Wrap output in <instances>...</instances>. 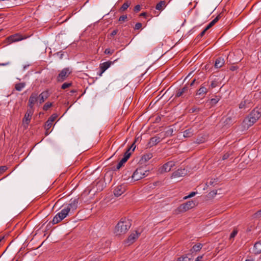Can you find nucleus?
I'll list each match as a JSON object with an SVG mask.
<instances>
[{"label":"nucleus","mask_w":261,"mask_h":261,"mask_svg":"<svg viewBox=\"0 0 261 261\" xmlns=\"http://www.w3.org/2000/svg\"><path fill=\"white\" fill-rule=\"evenodd\" d=\"M202 247V245L201 243H198L194 245L190 250V253H192V255H193V253L194 252H197L200 251Z\"/></svg>","instance_id":"nucleus-26"},{"label":"nucleus","mask_w":261,"mask_h":261,"mask_svg":"<svg viewBox=\"0 0 261 261\" xmlns=\"http://www.w3.org/2000/svg\"><path fill=\"white\" fill-rule=\"evenodd\" d=\"M192 253H188L184 255L177 259V261H190L193 258Z\"/></svg>","instance_id":"nucleus-22"},{"label":"nucleus","mask_w":261,"mask_h":261,"mask_svg":"<svg viewBox=\"0 0 261 261\" xmlns=\"http://www.w3.org/2000/svg\"><path fill=\"white\" fill-rule=\"evenodd\" d=\"M126 190L125 186L121 185L117 186L114 190V194L118 197L121 195Z\"/></svg>","instance_id":"nucleus-16"},{"label":"nucleus","mask_w":261,"mask_h":261,"mask_svg":"<svg viewBox=\"0 0 261 261\" xmlns=\"http://www.w3.org/2000/svg\"><path fill=\"white\" fill-rule=\"evenodd\" d=\"M185 174V169H178L172 173V177H177L183 176Z\"/></svg>","instance_id":"nucleus-31"},{"label":"nucleus","mask_w":261,"mask_h":261,"mask_svg":"<svg viewBox=\"0 0 261 261\" xmlns=\"http://www.w3.org/2000/svg\"><path fill=\"white\" fill-rule=\"evenodd\" d=\"M31 116L26 114L24 115L22 120V124L25 128L28 127V126L31 121Z\"/></svg>","instance_id":"nucleus-25"},{"label":"nucleus","mask_w":261,"mask_h":261,"mask_svg":"<svg viewBox=\"0 0 261 261\" xmlns=\"http://www.w3.org/2000/svg\"><path fill=\"white\" fill-rule=\"evenodd\" d=\"M7 39L10 43H12L22 40L23 39V38L20 35L16 34L9 36Z\"/></svg>","instance_id":"nucleus-21"},{"label":"nucleus","mask_w":261,"mask_h":261,"mask_svg":"<svg viewBox=\"0 0 261 261\" xmlns=\"http://www.w3.org/2000/svg\"><path fill=\"white\" fill-rule=\"evenodd\" d=\"M149 171L145 170L144 168H139L136 170L132 176L134 181L139 180L148 175Z\"/></svg>","instance_id":"nucleus-4"},{"label":"nucleus","mask_w":261,"mask_h":261,"mask_svg":"<svg viewBox=\"0 0 261 261\" xmlns=\"http://www.w3.org/2000/svg\"><path fill=\"white\" fill-rule=\"evenodd\" d=\"M224 64V59L221 58H218L216 60L215 67L216 68H219L222 67Z\"/></svg>","instance_id":"nucleus-27"},{"label":"nucleus","mask_w":261,"mask_h":261,"mask_svg":"<svg viewBox=\"0 0 261 261\" xmlns=\"http://www.w3.org/2000/svg\"><path fill=\"white\" fill-rule=\"evenodd\" d=\"M38 100V94L36 93H32L29 99L28 106L30 108H33L35 103L37 102Z\"/></svg>","instance_id":"nucleus-17"},{"label":"nucleus","mask_w":261,"mask_h":261,"mask_svg":"<svg viewBox=\"0 0 261 261\" xmlns=\"http://www.w3.org/2000/svg\"><path fill=\"white\" fill-rule=\"evenodd\" d=\"M78 199H74L73 200L71 199L70 201V203L67 205L66 206H64L65 208H69V212L72 210L74 211L75 210L77 207L78 204Z\"/></svg>","instance_id":"nucleus-20"},{"label":"nucleus","mask_w":261,"mask_h":261,"mask_svg":"<svg viewBox=\"0 0 261 261\" xmlns=\"http://www.w3.org/2000/svg\"><path fill=\"white\" fill-rule=\"evenodd\" d=\"M219 100L220 98L216 96L215 98L211 99V103L212 105H216Z\"/></svg>","instance_id":"nucleus-36"},{"label":"nucleus","mask_w":261,"mask_h":261,"mask_svg":"<svg viewBox=\"0 0 261 261\" xmlns=\"http://www.w3.org/2000/svg\"><path fill=\"white\" fill-rule=\"evenodd\" d=\"M53 104L51 102H47L45 103L43 106V109L44 111H47L49 108H50L52 106Z\"/></svg>","instance_id":"nucleus-34"},{"label":"nucleus","mask_w":261,"mask_h":261,"mask_svg":"<svg viewBox=\"0 0 261 261\" xmlns=\"http://www.w3.org/2000/svg\"><path fill=\"white\" fill-rule=\"evenodd\" d=\"M194 205V202L191 201H188L185 203L181 204L177 208V210L180 212H185L190 210L193 207Z\"/></svg>","instance_id":"nucleus-12"},{"label":"nucleus","mask_w":261,"mask_h":261,"mask_svg":"<svg viewBox=\"0 0 261 261\" xmlns=\"http://www.w3.org/2000/svg\"><path fill=\"white\" fill-rule=\"evenodd\" d=\"M221 17V14H219L213 20V21H214L216 23L220 19Z\"/></svg>","instance_id":"nucleus-49"},{"label":"nucleus","mask_w":261,"mask_h":261,"mask_svg":"<svg viewBox=\"0 0 261 261\" xmlns=\"http://www.w3.org/2000/svg\"><path fill=\"white\" fill-rule=\"evenodd\" d=\"M141 10V7L139 5H136L134 9V11L136 12L140 11Z\"/></svg>","instance_id":"nucleus-47"},{"label":"nucleus","mask_w":261,"mask_h":261,"mask_svg":"<svg viewBox=\"0 0 261 261\" xmlns=\"http://www.w3.org/2000/svg\"><path fill=\"white\" fill-rule=\"evenodd\" d=\"M213 27V25L210 23L205 28L207 31L210 29L211 27Z\"/></svg>","instance_id":"nucleus-55"},{"label":"nucleus","mask_w":261,"mask_h":261,"mask_svg":"<svg viewBox=\"0 0 261 261\" xmlns=\"http://www.w3.org/2000/svg\"><path fill=\"white\" fill-rule=\"evenodd\" d=\"M10 64V62H8L4 63H0V66H7Z\"/></svg>","instance_id":"nucleus-56"},{"label":"nucleus","mask_w":261,"mask_h":261,"mask_svg":"<svg viewBox=\"0 0 261 261\" xmlns=\"http://www.w3.org/2000/svg\"><path fill=\"white\" fill-rule=\"evenodd\" d=\"M50 96V93L48 90H46L38 95L39 102L40 104L44 102Z\"/></svg>","instance_id":"nucleus-14"},{"label":"nucleus","mask_w":261,"mask_h":261,"mask_svg":"<svg viewBox=\"0 0 261 261\" xmlns=\"http://www.w3.org/2000/svg\"><path fill=\"white\" fill-rule=\"evenodd\" d=\"M76 92V91H75V90H73L71 91V92H72V93H74V92Z\"/></svg>","instance_id":"nucleus-64"},{"label":"nucleus","mask_w":261,"mask_h":261,"mask_svg":"<svg viewBox=\"0 0 261 261\" xmlns=\"http://www.w3.org/2000/svg\"><path fill=\"white\" fill-rule=\"evenodd\" d=\"M260 117L261 110L257 108L254 109L244 119L243 122V127L245 128H248L253 125Z\"/></svg>","instance_id":"nucleus-1"},{"label":"nucleus","mask_w":261,"mask_h":261,"mask_svg":"<svg viewBox=\"0 0 261 261\" xmlns=\"http://www.w3.org/2000/svg\"><path fill=\"white\" fill-rule=\"evenodd\" d=\"M72 85L71 83H65L62 85V89H65L69 87H70Z\"/></svg>","instance_id":"nucleus-38"},{"label":"nucleus","mask_w":261,"mask_h":261,"mask_svg":"<svg viewBox=\"0 0 261 261\" xmlns=\"http://www.w3.org/2000/svg\"><path fill=\"white\" fill-rule=\"evenodd\" d=\"M153 155L151 153L148 152L142 155L141 157V161L144 162H146L152 158Z\"/></svg>","instance_id":"nucleus-30"},{"label":"nucleus","mask_w":261,"mask_h":261,"mask_svg":"<svg viewBox=\"0 0 261 261\" xmlns=\"http://www.w3.org/2000/svg\"><path fill=\"white\" fill-rule=\"evenodd\" d=\"M58 115L57 114H53L47 120V121L45 122V129L46 130H48L52 126V123L54 122L56 119L58 117Z\"/></svg>","instance_id":"nucleus-18"},{"label":"nucleus","mask_w":261,"mask_h":261,"mask_svg":"<svg viewBox=\"0 0 261 261\" xmlns=\"http://www.w3.org/2000/svg\"><path fill=\"white\" fill-rule=\"evenodd\" d=\"M71 71L68 68H65L62 69L58 74L57 80L59 82H62L69 76Z\"/></svg>","instance_id":"nucleus-7"},{"label":"nucleus","mask_w":261,"mask_h":261,"mask_svg":"<svg viewBox=\"0 0 261 261\" xmlns=\"http://www.w3.org/2000/svg\"><path fill=\"white\" fill-rule=\"evenodd\" d=\"M142 26V23H140V22H138V23H137L135 24V26L134 29H135V30H139L140 29H141V28Z\"/></svg>","instance_id":"nucleus-45"},{"label":"nucleus","mask_w":261,"mask_h":261,"mask_svg":"<svg viewBox=\"0 0 261 261\" xmlns=\"http://www.w3.org/2000/svg\"><path fill=\"white\" fill-rule=\"evenodd\" d=\"M25 86V83H19L15 85V89L18 91H21Z\"/></svg>","instance_id":"nucleus-33"},{"label":"nucleus","mask_w":261,"mask_h":261,"mask_svg":"<svg viewBox=\"0 0 261 261\" xmlns=\"http://www.w3.org/2000/svg\"><path fill=\"white\" fill-rule=\"evenodd\" d=\"M166 6V5L165 1H161L156 4L155 6V9L159 11H162L164 9Z\"/></svg>","instance_id":"nucleus-29"},{"label":"nucleus","mask_w":261,"mask_h":261,"mask_svg":"<svg viewBox=\"0 0 261 261\" xmlns=\"http://www.w3.org/2000/svg\"><path fill=\"white\" fill-rule=\"evenodd\" d=\"M33 112H34V111H33V110L32 109V108H30V109H29L27 110V111L25 114L32 117V115L33 114Z\"/></svg>","instance_id":"nucleus-40"},{"label":"nucleus","mask_w":261,"mask_h":261,"mask_svg":"<svg viewBox=\"0 0 261 261\" xmlns=\"http://www.w3.org/2000/svg\"><path fill=\"white\" fill-rule=\"evenodd\" d=\"M140 234V233L138 232L137 231L132 233L126 240V243L128 244V245L133 244L138 239Z\"/></svg>","instance_id":"nucleus-15"},{"label":"nucleus","mask_w":261,"mask_h":261,"mask_svg":"<svg viewBox=\"0 0 261 261\" xmlns=\"http://www.w3.org/2000/svg\"><path fill=\"white\" fill-rule=\"evenodd\" d=\"M131 5V2L129 1H126L119 9L120 12H124L127 10V9Z\"/></svg>","instance_id":"nucleus-32"},{"label":"nucleus","mask_w":261,"mask_h":261,"mask_svg":"<svg viewBox=\"0 0 261 261\" xmlns=\"http://www.w3.org/2000/svg\"><path fill=\"white\" fill-rule=\"evenodd\" d=\"M132 225L131 221L126 218H122L115 227V233L116 235L125 233Z\"/></svg>","instance_id":"nucleus-2"},{"label":"nucleus","mask_w":261,"mask_h":261,"mask_svg":"<svg viewBox=\"0 0 261 261\" xmlns=\"http://www.w3.org/2000/svg\"><path fill=\"white\" fill-rule=\"evenodd\" d=\"M194 134V130L192 128L186 129L183 132V136L185 138H189L193 136Z\"/></svg>","instance_id":"nucleus-28"},{"label":"nucleus","mask_w":261,"mask_h":261,"mask_svg":"<svg viewBox=\"0 0 261 261\" xmlns=\"http://www.w3.org/2000/svg\"><path fill=\"white\" fill-rule=\"evenodd\" d=\"M117 59L114 61H108L104 63H101L99 66L100 72L98 73L99 76H101L102 74L108 69L112 65H113L115 61H117Z\"/></svg>","instance_id":"nucleus-11"},{"label":"nucleus","mask_w":261,"mask_h":261,"mask_svg":"<svg viewBox=\"0 0 261 261\" xmlns=\"http://www.w3.org/2000/svg\"><path fill=\"white\" fill-rule=\"evenodd\" d=\"M253 252L256 254L261 253V241L255 243L253 248Z\"/></svg>","instance_id":"nucleus-24"},{"label":"nucleus","mask_w":261,"mask_h":261,"mask_svg":"<svg viewBox=\"0 0 261 261\" xmlns=\"http://www.w3.org/2000/svg\"><path fill=\"white\" fill-rule=\"evenodd\" d=\"M203 255L198 256L195 259V261H201V259L202 258Z\"/></svg>","instance_id":"nucleus-54"},{"label":"nucleus","mask_w":261,"mask_h":261,"mask_svg":"<svg viewBox=\"0 0 261 261\" xmlns=\"http://www.w3.org/2000/svg\"><path fill=\"white\" fill-rule=\"evenodd\" d=\"M238 233V230L237 229H233V230L232 231V232L230 233V239H233L236 237V236Z\"/></svg>","instance_id":"nucleus-39"},{"label":"nucleus","mask_w":261,"mask_h":261,"mask_svg":"<svg viewBox=\"0 0 261 261\" xmlns=\"http://www.w3.org/2000/svg\"><path fill=\"white\" fill-rule=\"evenodd\" d=\"M113 53H114V50H111L109 48H107L105 50V53L106 54L112 55Z\"/></svg>","instance_id":"nucleus-46"},{"label":"nucleus","mask_w":261,"mask_h":261,"mask_svg":"<svg viewBox=\"0 0 261 261\" xmlns=\"http://www.w3.org/2000/svg\"><path fill=\"white\" fill-rule=\"evenodd\" d=\"M230 156V153H229L228 152L224 154L223 156H222V160H225L226 159H227Z\"/></svg>","instance_id":"nucleus-50"},{"label":"nucleus","mask_w":261,"mask_h":261,"mask_svg":"<svg viewBox=\"0 0 261 261\" xmlns=\"http://www.w3.org/2000/svg\"><path fill=\"white\" fill-rule=\"evenodd\" d=\"M175 166V162L171 161L164 164L159 169L161 173L168 172L171 171V169Z\"/></svg>","instance_id":"nucleus-9"},{"label":"nucleus","mask_w":261,"mask_h":261,"mask_svg":"<svg viewBox=\"0 0 261 261\" xmlns=\"http://www.w3.org/2000/svg\"><path fill=\"white\" fill-rule=\"evenodd\" d=\"M196 194V192H191L188 196H186L185 197V198H191V197H192L193 196H194Z\"/></svg>","instance_id":"nucleus-51"},{"label":"nucleus","mask_w":261,"mask_h":261,"mask_svg":"<svg viewBox=\"0 0 261 261\" xmlns=\"http://www.w3.org/2000/svg\"><path fill=\"white\" fill-rule=\"evenodd\" d=\"M163 138L162 137L160 133L158 134L154 137L151 138L148 142L147 145L148 147H151L153 146L156 145L159 142H160L162 140Z\"/></svg>","instance_id":"nucleus-10"},{"label":"nucleus","mask_w":261,"mask_h":261,"mask_svg":"<svg viewBox=\"0 0 261 261\" xmlns=\"http://www.w3.org/2000/svg\"><path fill=\"white\" fill-rule=\"evenodd\" d=\"M127 15H122L119 18V21H125L127 19Z\"/></svg>","instance_id":"nucleus-42"},{"label":"nucleus","mask_w":261,"mask_h":261,"mask_svg":"<svg viewBox=\"0 0 261 261\" xmlns=\"http://www.w3.org/2000/svg\"><path fill=\"white\" fill-rule=\"evenodd\" d=\"M146 16V13L143 12L140 14V16L145 17Z\"/></svg>","instance_id":"nucleus-58"},{"label":"nucleus","mask_w":261,"mask_h":261,"mask_svg":"<svg viewBox=\"0 0 261 261\" xmlns=\"http://www.w3.org/2000/svg\"><path fill=\"white\" fill-rule=\"evenodd\" d=\"M238 68L237 66H232L230 67V70L233 71L236 70Z\"/></svg>","instance_id":"nucleus-53"},{"label":"nucleus","mask_w":261,"mask_h":261,"mask_svg":"<svg viewBox=\"0 0 261 261\" xmlns=\"http://www.w3.org/2000/svg\"><path fill=\"white\" fill-rule=\"evenodd\" d=\"M118 33V30H113L111 33V36H114L115 35H116L117 34V33Z\"/></svg>","instance_id":"nucleus-52"},{"label":"nucleus","mask_w":261,"mask_h":261,"mask_svg":"<svg viewBox=\"0 0 261 261\" xmlns=\"http://www.w3.org/2000/svg\"><path fill=\"white\" fill-rule=\"evenodd\" d=\"M189 91V87L187 85H185V86L181 89H177L176 91L175 97H185L186 94H188Z\"/></svg>","instance_id":"nucleus-13"},{"label":"nucleus","mask_w":261,"mask_h":261,"mask_svg":"<svg viewBox=\"0 0 261 261\" xmlns=\"http://www.w3.org/2000/svg\"><path fill=\"white\" fill-rule=\"evenodd\" d=\"M210 23L213 25V26L215 24V22L213 20Z\"/></svg>","instance_id":"nucleus-61"},{"label":"nucleus","mask_w":261,"mask_h":261,"mask_svg":"<svg viewBox=\"0 0 261 261\" xmlns=\"http://www.w3.org/2000/svg\"><path fill=\"white\" fill-rule=\"evenodd\" d=\"M7 169V167L6 166H0V174L4 173Z\"/></svg>","instance_id":"nucleus-44"},{"label":"nucleus","mask_w":261,"mask_h":261,"mask_svg":"<svg viewBox=\"0 0 261 261\" xmlns=\"http://www.w3.org/2000/svg\"><path fill=\"white\" fill-rule=\"evenodd\" d=\"M69 213V208L64 207L62 210L55 215L52 222L54 224H57L64 219Z\"/></svg>","instance_id":"nucleus-5"},{"label":"nucleus","mask_w":261,"mask_h":261,"mask_svg":"<svg viewBox=\"0 0 261 261\" xmlns=\"http://www.w3.org/2000/svg\"><path fill=\"white\" fill-rule=\"evenodd\" d=\"M255 218H259L261 217V209L257 211L254 214Z\"/></svg>","instance_id":"nucleus-43"},{"label":"nucleus","mask_w":261,"mask_h":261,"mask_svg":"<svg viewBox=\"0 0 261 261\" xmlns=\"http://www.w3.org/2000/svg\"><path fill=\"white\" fill-rule=\"evenodd\" d=\"M105 243L107 244V246H108L109 245V243L107 242V241H105Z\"/></svg>","instance_id":"nucleus-63"},{"label":"nucleus","mask_w":261,"mask_h":261,"mask_svg":"<svg viewBox=\"0 0 261 261\" xmlns=\"http://www.w3.org/2000/svg\"><path fill=\"white\" fill-rule=\"evenodd\" d=\"M199 111H200V109L199 108H197L196 107H193L189 110V112L192 113H195V112H198Z\"/></svg>","instance_id":"nucleus-37"},{"label":"nucleus","mask_w":261,"mask_h":261,"mask_svg":"<svg viewBox=\"0 0 261 261\" xmlns=\"http://www.w3.org/2000/svg\"><path fill=\"white\" fill-rule=\"evenodd\" d=\"M208 86V82L203 83L201 86L200 88L197 91L196 95L199 96V97H204L207 92L208 89L207 87Z\"/></svg>","instance_id":"nucleus-8"},{"label":"nucleus","mask_w":261,"mask_h":261,"mask_svg":"<svg viewBox=\"0 0 261 261\" xmlns=\"http://www.w3.org/2000/svg\"><path fill=\"white\" fill-rule=\"evenodd\" d=\"M4 238V237H2L1 239H0V242L2 241V240H3Z\"/></svg>","instance_id":"nucleus-62"},{"label":"nucleus","mask_w":261,"mask_h":261,"mask_svg":"<svg viewBox=\"0 0 261 261\" xmlns=\"http://www.w3.org/2000/svg\"><path fill=\"white\" fill-rule=\"evenodd\" d=\"M136 148V146L135 145V142L133 143L126 150L124 154L123 158L120 161V162L118 163L116 169L119 170L120 168H121L123 164L127 161V160L130 157L131 153L133 151H134Z\"/></svg>","instance_id":"nucleus-3"},{"label":"nucleus","mask_w":261,"mask_h":261,"mask_svg":"<svg viewBox=\"0 0 261 261\" xmlns=\"http://www.w3.org/2000/svg\"><path fill=\"white\" fill-rule=\"evenodd\" d=\"M173 129L172 128H169L165 132L161 133L160 134L163 138V139H164L166 137H169L173 136Z\"/></svg>","instance_id":"nucleus-23"},{"label":"nucleus","mask_w":261,"mask_h":261,"mask_svg":"<svg viewBox=\"0 0 261 261\" xmlns=\"http://www.w3.org/2000/svg\"><path fill=\"white\" fill-rule=\"evenodd\" d=\"M195 82H196V79H194V80L191 82V83H190V86H194V84H195Z\"/></svg>","instance_id":"nucleus-57"},{"label":"nucleus","mask_w":261,"mask_h":261,"mask_svg":"<svg viewBox=\"0 0 261 261\" xmlns=\"http://www.w3.org/2000/svg\"><path fill=\"white\" fill-rule=\"evenodd\" d=\"M93 185V189H96L95 192L101 191L105 187L104 182L102 180H99L96 182H94Z\"/></svg>","instance_id":"nucleus-19"},{"label":"nucleus","mask_w":261,"mask_h":261,"mask_svg":"<svg viewBox=\"0 0 261 261\" xmlns=\"http://www.w3.org/2000/svg\"><path fill=\"white\" fill-rule=\"evenodd\" d=\"M207 31V30L204 29L201 33L199 35H198L197 37V39H200V38H201L202 37H203L204 34H205V32Z\"/></svg>","instance_id":"nucleus-41"},{"label":"nucleus","mask_w":261,"mask_h":261,"mask_svg":"<svg viewBox=\"0 0 261 261\" xmlns=\"http://www.w3.org/2000/svg\"><path fill=\"white\" fill-rule=\"evenodd\" d=\"M191 73H189V74L187 76V77H186L185 78V80H187L188 78H189V77H190Z\"/></svg>","instance_id":"nucleus-59"},{"label":"nucleus","mask_w":261,"mask_h":261,"mask_svg":"<svg viewBox=\"0 0 261 261\" xmlns=\"http://www.w3.org/2000/svg\"><path fill=\"white\" fill-rule=\"evenodd\" d=\"M218 82L217 81H213L211 82V85L209 86L210 88H214L218 86Z\"/></svg>","instance_id":"nucleus-35"},{"label":"nucleus","mask_w":261,"mask_h":261,"mask_svg":"<svg viewBox=\"0 0 261 261\" xmlns=\"http://www.w3.org/2000/svg\"><path fill=\"white\" fill-rule=\"evenodd\" d=\"M218 181L217 179H211L209 182V185L212 186L214 184L217 183Z\"/></svg>","instance_id":"nucleus-48"},{"label":"nucleus","mask_w":261,"mask_h":261,"mask_svg":"<svg viewBox=\"0 0 261 261\" xmlns=\"http://www.w3.org/2000/svg\"><path fill=\"white\" fill-rule=\"evenodd\" d=\"M49 132H48V130H46V132H45V135L47 136L49 134Z\"/></svg>","instance_id":"nucleus-60"},{"label":"nucleus","mask_w":261,"mask_h":261,"mask_svg":"<svg viewBox=\"0 0 261 261\" xmlns=\"http://www.w3.org/2000/svg\"><path fill=\"white\" fill-rule=\"evenodd\" d=\"M253 106L251 97L249 96H245L239 104L240 109H250Z\"/></svg>","instance_id":"nucleus-6"}]
</instances>
